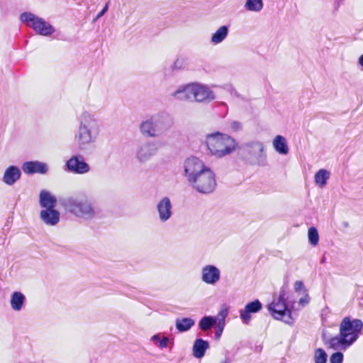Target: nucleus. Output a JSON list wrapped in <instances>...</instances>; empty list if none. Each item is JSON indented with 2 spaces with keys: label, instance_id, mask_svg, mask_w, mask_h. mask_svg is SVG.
<instances>
[{
  "label": "nucleus",
  "instance_id": "e433bc0d",
  "mask_svg": "<svg viewBox=\"0 0 363 363\" xmlns=\"http://www.w3.org/2000/svg\"><path fill=\"white\" fill-rule=\"evenodd\" d=\"M216 325H217V328L216 330L215 337H216V339L218 340L223 333V331L225 324L217 323Z\"/></svg>",
  "mask_w": 363,
  "mask_h": 363
},
{
  "label": "nucleus",
  "instance_id": "c03bdc74",
  "mask_svg": "<svg viewBox=\"0 0 363 363\" xmlns=\"http://www.w3.org/2000/svg\"><path fill=\"white\" fill-rule=\"evenodd\" d=\"M177 63H178V60H177L175 62H174V65L177 66Z\"/></svg>",
  "mask_w": 363,
  "mask_h": 363
},
{
  "label": "nucleus",
  "instance_id": "7ed1b4c3",
  "mask_svg": "<svg viewBox=\"0 0 363 363\" xmlns=\"http://www.w3.org/2000/svg\"><path fill=\"white\" fill-rule=\"evenodd\" d=\"M206 143L210 153L217 158L231 154L237 146L233 138L219 132L208 135Z\"/></svg>",
  "mask_w": 363,
  "mask_h": 363
},
{
  "label": "nucleus",
  "instance_id": "ddd939ff",
  "mask_svg": "<svg viewBox=\"0 0 363 363\" xmlns=\"http://www.w3.org/2000/svg\"><path fill=\"white\" fill-rule=\"evenodd\" d=\"M220 279V272L214 265L208 264L201 269V280L207 284L214 285Z\"/></svg>",
  "mask_w": 363,
  "mask_h": 363
},
{
  "label": "nucleus",
  "instance_id": "412c9836",
  "mask_svg": "<svg viewBox=\"0 0 363 363\" xmlns=\"http://www.w3.org/2000/svg\"><path fill=\"white\" fill-rule=\"evenodd\" d=\"M209 348V343L208 341L203 339H196L193 345V354L196 358H202L207 349Z\"/></svg>",
  "mask_w": 363,
  "mask_h": 363
},
{
  "label": "nucleus",
  "instance_id": "c85d7f7f",
  "mask_svg": "<svg viewBox=\"0 0 363 363\" xmlns=\"http://www.w3.org/2000/svg\"><path fill=\"white\" fill-rule=\"evenodd\" d=\"M329 177L330 172L325 169H321L315 173L314 180L317 185L323 187L326 184Z\"/></svg>",
  "mask_w": 363,
  "mask_h": 363
},
{
  "label": "nucleus",
  "instance_id": "4468645a",
  "mask_svg": "<svg viewBox=\"0 0 363 363\" xmlns=\"http://www.w3.org/2000/svg\"><path fill=\"white\" fill-rule=\"evenodd\" d=\"M22 170L27 174H46L48 171L47 164L39 161L26 162L22 164Z\"/></svg>",
  "mask_w": 363,
  "mask_h": 363
},
{
  "label": "nucleus",
  "instance_id": "37998d69",
  "mask_svg": "<svg viewBox=\"0 0 363 363\" xmlns=\"http://www.w3.org/2000/svg\"><path fill=\"white\" fill-rule=\"evenodd\" d=\"M231 361L229 358L226 357L223 361H221L220 363H230Z\"/></svg>",
  "mask_w": 363,
  "mask_h": 363
},
{
  "label": "nucleus",
  "instance_id": "423d86ee",
  "mask_svg": "<svg viewBox=\"0 0 363 363\" xmlns=\"http://www.w3.org/2000/svg\"><path fill=\"white\" fill-rule=\"evenodd\" d=\"M362 329L363 323L361 320H351L350 317H345L340 325V335H345L352 344L357 340Z\"/></svg>",
  "mask_w": 363,
  "mask_h": 363
},
{
  "label": "nucleus",
  "instance_id": "79ce46f5",
  "mask_svg": "<svg viewBox=\"0 0 363 363\" xmlns=\"http://www.w3.org/2000/svg\"><path fill=\"white\" fill-rule=\"evenodd\" d=\"M299 302H300V303H308V297L306 298H301L300 299Z\"/></svg>",
  "mask_w": 363,
  "mask_h": 363
},
{
  "label": "nucleus",
  "instance_id": "f257e3e1",
  "mask_svg": "<svg viewBox=\"0 0 363 363\" xmlns=\"http://www.w3.org/2000/svg\"><path fill=\"white\" fill-rule=\"evenodd\" d=\"M79 125L75 140L80 149L84 150L94 143L99 133V125L94 115L84 111L79 117Z\"/></svg>",
  "mask_w": 363,
  "mask_h": 363
},
{
  "label": "nucleus",
  "instance_id": "2eb2a0df",
  "mask_svg": "<svg viewBox=\"0 0 363 363\" xmlns=\"http://www.w3.org/2000/svg\"><path fill=\"white\" fill-rule=\"evenodd\" d=\"M262 308V304L257 299L248 303L245 308L240 311V316L242 321L245 324H248L251 320L250 314L257 313Z\"/></svg>",
  "mask_w": 363,
  "mask_h": 363
},
{
  "label": "nucleus",
  "instance_id": "f704fd0d",
  "mask_svg": "<svg viewBox=\"0 0 363 363\" xmlns=\"http://www.w3.org/2000/svg\"><path fill=\"white\" fill-rule=\"evenodd\" d=\"M228 314V311L226 308H223L218 314V315L216 317L217 319V323H220L225 324V318L227 317Z\"/></svg>",
  "mask_w": 363,
  "mask_h": 363
},
{
  "label": "nucleus",
  "instance_id": "c756f323",
  "mask_svg": "<svg viewBox=\"0 0 363 363\" xmlns=\"http://www.w3.org/2000/svg\"><path fill=\"white\" fill-rule=\"evenodd\" d=\"M19 20L21 23H46L43 18L28 11L22 13Z\"/></svg>",
  "mask_w": 363,
  "mask_h": 363
},
{
  "label": "nucleus",
  "instance_id": "aec40b11",
  "mask_svg": "<svg viewBox=\"0 0 363 363\" xmlns=\"http://www.w3.org/2000/svg\"><path fill=\"white\" fill-rule=\"evenodd\" d=\"M172 96L181 101H193L192 84L179 87L172 94Z\"/></svg>",
  "mask_w": 363,
  "mask_h": 363
},
{
  "label": "nucleus",
  "instance_id": "f8f14e48",
  "mask_svg": "<svg viewBox=\"0 0 363 363\" xmlns=\"http://www.w3.org/2000/svg\"><path fill=\"white\" fill-rule=\"evenodd\" d=\"M172 204L169 197L164 196L161 199L156 206V210L160 222L165 223L169 220L172 215Z\"/></svg>",
  "mask_w": 363,
  "mask_h": 363
},
{
  "label": "nucleus",
  "instance_id": "a19ab883",
  "mask_svg": "<svg viewBox=\"0 0 363 363\" xmlns=\"http://www.w3.org/2000/svg\"><path fill=\"white\" fill-rule=\"evenodd\" d=\"M161 340L160 334H155L151 337V340L156 344L157 342L160 343V341Z\"/></svg>",
  "mask_w": 363,
  "mask_h": 363
},
{
  "label": "nucleus",
  "instance_id": "bb28decb",
  "mask_svg": "<svg viewBox=\"0 0 363 363\" xmlns=\"http://www.w3.org/2000/svg\"><path fill=\"white\" fill-rule=\"evenodd\" d=\"M228 33V27L222 26L211 36V42L216 45L221 43Z\"/></svg>",
  "mask_w": 363,
  "mask_h": 363
},
{
  "label": "nucleus",
  "instance_id": "20e7f679",
  "mask_svg": "<svg viewBox=\"0 0 363 363\" xmlns=\"http://www.w3.org/2000/svg\"><path fill=\"white\" fill-rule=\"evenodd\" d=\"M62 205L69 213L84 220H91L97 214L94 203L86 197L70 196L62 201Z\"/></svg>",
  "mask_w": 363,
  "mask_h": 363
},
{
  "label": "nucleus",
  "instance_id": "ea45409f",
  "mask_svg": "<svg viewBox=\"0 0 363 363\" xmlns=\"http://www.w3.org/2000/svg\"><path fill=\"white\" fill-rule=\"evenodd\" d=\"M303 288V283L301 281H296L294 284V289L296 291H298Z\"/></svg>",
  "mask_w": 363,
  "mask_h": 363
},
{
  "label": "nucleus",
  "instance_id": "a211bd4d",
  "mask_svg": "<svg viewBox=\"0 0 363 363\" xmlns=\"http://www.w3.org/2000/svg\"><path fill=\"white\" fill-rule=\"evenodd\" d=\"M329 347L333 350H346L348 347L352 345L350 343L348 338L345 337V335H337L331 337L328 342Z\"/></svg>",
  "mask_w": 363,
  "mask_h": 363
},
{
  "label": "nucleus",
  "instance_id": "5701e85b",
  "mask_svg": "<svg viewBox=\"0 0 363 363\" xmlns=\"http://www.w3.org/2000/svg\"><path fill=\"white\" fill-rule=\"evenodd\" d=\"M273 147L274 150L281 155H287L289 147L286 138L282 135H277L273 140Z\"/></svg>",
  "mask_w": 363,
  "mask_h": 363
},
{
  "label": "nucleus",
  "instance_id": "72a5a7b5",
  "mask_svg": "<svg viewBox=\"0 0 363 363\" xmlns=\"http://www.w3.org/2000/svg\"><path fill=\"white\" fill-rule=\"evenodd\" d=\"M343 354L340 352L333 353L330 357V363H342Z\"/></svg>",
  "mask_w": 363,
  "mask_h": 363
},
{
  "label": "nucleus",
  "instance_id": "6e6552de",
  "mask_svg": "<svg viewBox=\"0 0 363 363\" xmlns=\"http://www.w3.org/2000/svg\"><path fill=\"white\" fill-rule=\"evenodd\" d=\"M206 167L203 161L196 157H190L186 158L183 164L184 175L187 182L190 183L194 178L199 175L202 171L205 170Z\"/></svg>",
  "mask_w": 363,
  "mask_h": 363
},
{
  "label": "nucleus",
  "instance_id": "2f4dec72",
  "mask_svg": "<svg viewBox=\"0 0 363 363\" xmlns=\"http://www.w3.org/2000/svg\"><path fill=\"white\" fill-rule=\"evenodd\" d=\"M308 237L311 245L316 246L318 244L319 235L318 230L315 227H311L308 229Z\"/></svg>",
  "mask_w": 363,
  "mask_h": 363
},
{
  "label": "nucleus",
  "instance_id": "7c9ffc66",
  "mask_svg": "<svg viewBox=\"0 0 363 363\" xmlns=\"http://www.w3.org/2000/svg\"><path fill=\"white\" fill-rule=\"evenodd\" d=\"M248 11H259L263 7L262 0H247L245 5Z\"/></svg>",
  "mask_w": 363,
  "mask_h": 363
},
{
  "label": "nucleus",
  "instance_id": "4be33fe9",
  "mask_svg": "<svg viewBox=\"0 0 363 363\" xmlns=\"http://www.w3.org/2000/svg\"><path fill=\"white\" fill-rule=\"evenodd\" d=\"M26 302V296L19 291H15L11 294V306L13 310L16 311H21Z\"/></svg>",
  "mask_w": 363,
  "mask_h": 363
},
{
  "label": "nucleus",
  "instance_id": "6ab92c4d",
  "mask_svg": "<svg viewBox=\"0 0 363 363\" xmlns=\"http://www.w3.org/2000/svg\"><path fill=\"white\" fill-rule=\"evenodd\" d=\"M39 197L40 204L42 207L45 208V209L55 208L57 203V199L49 191L42 190L40 193Z\"/></svg>",
  "mask_w": 363,
  "mask_h": 363
},
{
  "label": "nucleus",
  "instance_id": "9b49d317",
  "mask_svg": "<svg viewBox=\"0 0 363 363\" xmlns=\"http://www.w3.org/2000/svg\"><path fill=\"white\" fill-rule=\"evenodd\" d=\"M157 143L149 141L140 145L136 151V158L140 162H147L157 152Z\"/></svg>",
  "mask_w": 363,
  "mask_h": 363
},
{
  "label": "nucleus",
  "instance_id": "a878e982",
  "mask_svg": "<svg viewBox=\"0 0 363 363\" xmlns=\"http://www.w3.org/2000/svg\"><path fill=\"white\" fill-rule=\"evenodd\" d=\"M38 34L42 35H49L54 33L55 29L51 24H27Z\"/></svg>",
  "mask_w": 363,
  "mask_h": 363
},
{
  "label": "nucleus",
  "instance_id": "dca6fc26",
  "mask_svg": "<svg viewBox=\"0 0 363 363\" xmlns=\"http://www.w3.org/2000/svg\"><path fill=\"white\" fill-rule=\"evenodd\" d=\"M21 176L20 169L16 166L11 165L5 170L2 180L6 184L12 186L20 179Z\"/></svg>",
  "mask_w": 363,
  "mask_h": 363
},
{
  "label": "nucleus",
  "instance_id": "0eeeda50",
  "mask_svg": "<svg viewBox=\"0 0 363 363\" xmlns=\"http://www.w3.org/2000/svg\"><path fill=\"white\" fill-rule=\"evenodd\" d=\"M284 292L281 291L277 299L268 306V310L272 315V316L277 320H284L285 323H291L292 322L291 311L288 308L285 298Z\"/></svg>",
  "mask_w": 363,
  "mask_h": 363
},
{
  "label": "nucleus",
  "instance_id": "c9c22d12",
  "mask_svg": "<svg viewBox=\"0 0 363 363\" xmlns=\"http://www.w3.org/2000/svg\"><path fill=\"white\" fill-rule=\"evenodd\" d=\"M110 1H107L102 9L101 11H100L94 18H93V23L96 22L97 20H99L101 16H103L108 10V6H109Z\"/></svg>",
  "mask_w": 363,
  "mask_h": 363
},
{
  "label": "nucleus",
  "instance_id": "4c0bfd02",
  "mask_svg": "<svg viewBox=\"0 0 363 363\" xmlns=\"http://www.w3.org/2000/svg\"><path fill=\"white\" fill-rule=\"evenodd\" d=\"M230 128H232L233 130L237 132V131H240L242 130V125L240 122L235 121L231 122Z\"/></svg>",
  "mask_w": 363,
  "mask_h": 363
},
{
  "label": "nucleus",
  "instance_id": "b1692460",
  "mask_svg": "<svg viewBox=\"0 0 363 363\" xmlns=\"http://www.w3.org/2000/svg\"><path fill=\"white\" fill-rule=\"evenodd\" d=\"M242 149L251 155H257L264 151V145L261 142L252 141L243 144Z\"/></svg>",
  "mask_w": 363,
  "mask_h": 363
},
{
  "label": "nucleus",
  "instance_id": "1a4fd4ad",
  "mask_svg": "<svg viewBox=\"0 0 363 363\" xmlns=\"http://www.w3.org/2000/svg\"><path fill=\"white\" fill-rule=\"evenodd\" d=\"M193 101L209 102L215 99L213 92L207 86L199 83L192 84Z\"/></svg>",
  "mask_w": 363,
  "mask_h": 363
},
{
  "label": "nucleus",
  "instance_id": "f03ea898",
  "mask_svg": "<svg viewBox=\"0 0 363 363\" xmlns=\"http://www.w3.org/2000/svg\"><path fill=\"white\" fill-rule=\"evenodd\" d=\"M173 125L171 116L165 112L152 115L140 125V130L144 135L156 138L162 135Z\"/></svg>",
  "mask_w": 363,
  "mask_h": 363
},
{
  "label": "nucleus",
  "instance_id": "393cba45",
  "mask_svg": "<svg viewBox=\"0 0 363 363\" xmlns=\"http://www.w3.org/2000/svg\"><path fill=\"white\" fill-rule=\"evenodd\" d=\"M194 324V320L191 318H177L175 321L176 328L180 333L188 331Z\"/></svg>",
  "mask_w": 363,
  "mask_h": 363
},
{
  "label": "nucleus",
  "instance_id": "39448f33",
  "mask_svg": "<svg viewBox=\"0 0 363 363\" xmlns=\"http://www.w3.org/2000/svg\"><path fill=\"white\" fill-rule=\"evenodd\" d=\"M196 191L208 194L212 193L216 187V181L213 171L207 167L189 183Z\"/></svg>",
  "mask_w": 363,
  "mask_h": 363
},
{
  "label": "nucleus",
  "instance_id": "58836bf2",
  "mask_svg": "<svg viewBox=\"0 0 363 363\" xmlns=\"http://www.w3.org/2000/svg\"><path fill=\"white\" fill-rule=\"evenodd\" d=\"M169 342V337H163L162 338H161L158 346L160 349L166 348L168 345Z\"/></svg>",
  "mask_w": 363,
  "mask_h": 363
},
{
  "label": "nucleus",
  "instance_id": "f3484780",
  "mask_svg": "<svg viewBox=\"0 0 363 363\" xmlns=\"http://www.w3.org/2000/svg\"><path fill=\"white\" fill-rule=\"evenodd\" d=\"M40 218L48 225H55L60 221V212L55 208L42 210Z\"/></svg>",
  "mask_w": 363,
  "mask_h": 363
},
{
  "label": "nucleus",
  "instance_id": "cd10ccee",
  "mask_svg": "<svg viewBox=\"0 0 363 363\" xmlns=\"http://www.w3.org/2000/svg\"><path fill=\"white\" fill-rule=\"evenodd\" d=\"M217 323V319L215 316H204L199 323V327L203 331H207L211 329Z\"/></svg>",
  "mask_w": 363,
  "mask_h": 363
},
{
  "label": "nucleus",
  "instance_id": "9d476101",
  "mask_svg": "<svg viewBox=\"0 0 363 363\" xmlns=\"http://www.w3.org/2000/svg\"><path fill=\"white\" fill-rule=\"evenodd\" d=\"M66 167L70 172L82 174L89 172L90 167L82 155L72 156L66 162Z\"/></svg>",
  "mask_w": 363,
  "mask_h": 363
},
{
  "label": "nucleus",
  "instance_id": "a18cd8bd",
  "mask_svg": "<svg viewBox=\"0 0 363 363\" xmlns=\"http://www.w3.org/2000/svg\"><path fill=\"white\" fill-rule=\"evenodd\" d=\"M325 262V258L323 257V258L322 259V260H321V262L323 263V262Z\"/></svg>",
  "mask_w": 363,
  "mask_h": 363
},
{
  "label": "nucleus",
  "instance_id": "473e14b6",
  "mask_svg": "<svg viewBox=\"0 0 363 363\" xmlns=\"http://www.w3.org/2000/svg\"><path fill=\"white\" fill-rule=\"evenodd\" d=\"M328 355L324 350L318 348L314 354L315 363H326Z\"/></svg>",
  "mask_w": 363,
  "mask_h": 363
}]
</instances>
